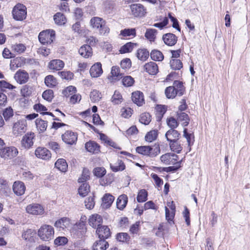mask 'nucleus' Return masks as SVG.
Listing matches in <instances>:
<instances>
[{
	"mask_svg": "<svg viewBox=\"0 0 250 250\" xmlns=\"http://www.w3.org/2000/svg\"><path fill=\"white\" fill-rule=\"evenodd\" d=\"M137 153L150 157H155L160 153L159 145L155 144L150 146H140L136 148Z\"/></svg>",
	"mask_w": 250,
	"mask_h": 250,
	"instance_id": "obj_1",
	"label": "nucleus"
},
{
	"mask_svg": "<svg viewBox=\"0 0 250 250\" xmlns=\"http://www.w3.org/2000/svg\"><path fill=\"white\" fill-rule=\"evenodd\" d=\"M54 235V228L50 225H43L38 230V236L43 241H47L51 240Z\"/></svg>",
	"mask_w": 250,
	"mask_h": 250,
	"instance_id": "obj_2",
	"label": "nucleus"
},
{
	"mask_svg": "<svg viewBox=\"0 0 250 250\" xmlns=\"http://www.w3.org/2000/svg\"><path fill=\"white\" fill-rule=\"evenodd\" d=\"M12 15L13 18L16 21L24 20L27 15L26 6L21 3L17 4L13 9Z\"/></svg>",
	"mask_w": 250,
	"mask_h": 250,
	"instance_id": "obj_3",
	"label": "nucleus"
},
{
	"mask_svg": "<svg viewBox=\"0 0 250 250\" xmlns=\"http://www.w3.org/2000/svg\"><path fill=\"white\" fill-rule=\"evenodd\" d=\"M27 130V123L25 119H21L14 123L12 126V133L16 136H20Z\"/></svg>",
	"mask_w": 250,
	"mask_h": 250,
	"instance_id": "obj_4",
	"label": "nucleus"
},
{
	"mask_svg": "<svg viewBox=\"0 0 250 250\" xmlns=\"http://www.w3.org/2000/svg\"><path fill=\"white\" fill-rule=\"evenodd\" d=\"M26 211L34 215H42L44 212V208L40 204L32 203L27 206Z\"/></svg>",
	"mask_w": 250,
	"mask_h": 250,
	"instance_id": "obj_5",
	"label": "nucleus"
},
{
	"mask_svg": "<svg viewBox=\"0 0 250 250\" xmlns=\"http://www.w3.org/2000/svg\"><path fill=\"white\" fill-rule=\"evenodd\" d=\"M90 24L94 30L107 31L109 30L105 21L101 18L93 17L90 20Z\"/></svg>",
	"mask_w": 250,
	"mask_h": 250,
	"instance_id": "obj_6",
	"label": "nucleus"
},
{
	"mask_svg": "<svg viewBox=\"0 0 250 250\" xmlns=\"http://www.w3.org/2000/svg\"><path fill=\"white\" fill-rule=\"evenodd\" d=\"M35 134L32 132H28L23 136L21 141V147L24 149H28L31 148L34 144Z\"/></svg>",
	"mask_w": 250,
	"mask_h": 250,
	"instance_id": "obj_7",
	"label": "nucleus"
},
{
	"mask_svg": "<svg viewBox=\"0 0 250 250\" xmlns=\"http://www.w3.org/2000/svg\"><path fill=\"white\" fill-rule=\"evenodd\" d=\"M130 9L132 14L136 17H143L146 14V8L140 3L131 4Z\"/></svg>",
	"mask_w": 250,
	"mask_h": 250,
	"instance_id": "obj_8",
	"label": "nucleus"
},
{
	"mask_svg": "<svg viewBox=\"0 0 250 250\" xmlns=\"http://www.w3.org/2000/svg\"><path fill=\"white\" fill-rule=\"evenodd\" d=\"M18 154V150L14 146H9L4 147L0 151V156L1 158L5 159H12Z\"/></svg>",
	"mask_w": 250,
	"mask_h": 250,
	"instance_id": "obj_9",
	"label": "nucleus"
},
{
	"mask_svg": "<svg viewBox=\"0 0 250 250\" xmlns=\"http://www.w3.org/2000/svg\"><path fill=\"white\" fill-rule=\"evenodd\" d=\"M178 159V155L173 153H167L160 157L161 162L167 165H175Z\"/></svg>",
	"mask_w": 250,
	"mask_h": 250,
	"instance_id": "obj_10",
	"label": "nucleus"
},
{
	"mask_svg": "<svg viewBox=\"0 0 250 250\" xmlns=\"http://www.w3.org/2000/svg\"><path fill=\"white\" fill-rule=\"evenodd\" d=\"M78 135L75 132L72 131H66L62 135V141L68 145H73L76 143L77 141Z\"/></svg>",
	"mask_w": 250,
	"mask_h": 250,
	"instance_id": "obj_11",
	"label": "nucleus"
},
{
	"mask_svg": "<svg viewBox=\"0 0 250 250\" xmlns=\"http://www.w3.org/2000/svg\"><path fill=\"white\" fill-rule=\"evenodd\" d=\"M29 78L28 73L24 70H19L14 75L15 80L20 84L25 83L28 81Z\"/></svg>",
	"mask_w": 250,
	"mask_h": 250,
	"instance_id": "obj_12",
	"label": "nucleus"
},
{
	"mask_svg": "<svg viewBox=\"0 0 250 250\" xmlns=\"http://www.w3.org/2000/svg\"><path fill=\"white\" fill-rule=\"evenodd\" d=\"M39 40L42 44L51 43L55 39L54 32H40Z\"/></svg>",
	"mask_w": 250,
	"mask_h": 250,
	"instance_id": "obj_13",
	"label": "nucleus"
},
{
	"mask_svg": "<svg viewBox=\"0 0 250 250\" xmlns=\"http://www.w3.org/2000/svg\"><path fill=\"white\" fill-rule=\"evenodd\" d=\"M123 77V73L121 72L119 67L113 66L111 68L110 75L108 78L111 82H115Z\"/></svg>",
	"mask_w": 250,
	"mask_h": 250,
	"instance_id": "obj_14",
	"label": "nucleus"
},
{
	"mask_svg": "<svg viewBox=\"0 0 250 250\" xmlns=\"http://www.w3.org/2000/svg\"><path fill=\"white\" fill-rule=\"evenodd\" d=\"M96 233L101 239H107L111 235L110 229L107 226H101L97 228Z\"/></svg>",
	"mask_w": 250,
	"mask_h": 250,
	"instance_id": "obj_15",
	"label": "nucleus"
},
{
	"mask_svg": "<svg viewBox=\"0 0 250 250\" xmlns=\"http://www.w3.org/2000/svg\"><path fill=\"white\" fill-rule=\"evenodd\" d=\"M35 153L38 158L43 160H49L51 157L49 150L44 147H38L36 149Z\"/></svg>",
	"mask_w": 250,
	"mask_h": 250,
	"instance_id": "obj_16",
	"label": "nucleus"
},
{
	"mask_svg": "<svg viewBox=\"0 0 250 250\" xmlns=\"http://www.w3.org/2000/svg\"><path fill=\"white\" fill-rule=\"evenodd\" d=\"M103 223L102 217L98 214H94L89 216L88 223L93 228H98Z\"/></svg>",
	"mask_w": 250,
	"mask_h": 250,
	"instance_id": "obj_17",
	"label": "nucleus"
},
{
	"mask_svg": "<svg viewBox=\"0 0 250 250\" xmlns=\"http://www.w3.org/2000/svg\"><path fill=\"white\" fill-rule=\"evenodd\" d=\"M54 226L59 230H64L70 226V220L68 218L62 217L55 222Z\"/></svg>",
	"mask_w": 250,
	"mask_h": 250,
	"instance_id": "obj_18",
	"label": "nucleus"
},
{
	"mask_svg": "<svg viewBox=\"0 0 250 250\" xmlns=\"http://www.w3.org/2000/svg\"><path fill=\"white\" fill-rule=\"evenodd\" d=\"M25 186L21 181H16L13 184V190L17 196L23 195L25 192Z\"/></svg>",
	"mask_w": 250,
	"mask_h": 250,
	"instance_id": "obj_19",
	"label": "nucleus"
},
{
	"mask_svg": "<svg viewBox=\"0 0 250 250\" xmlns=\"http://www.w3.org/2000/svg\"><path fill=\"white\" fill-rule=\"evenodd\" d=\"M90 74L92 78H98L103 73L102 68V64L100 62H96L94 64L90 69Z\"/></svg>",
	"mask_w": 250,
	"mask_h": 250,
	"instance_id": "obj_20",
	"label": "nucleus"
},
{
	"mask_svg": "<svg viewBox=\"0 0 250 250\" xmlns=\"http://www.w3.org/2000/svg\"><path fill=\"white\" fill-rule=\"evenodd\" d=\"M132 100L137 105L142 106L145 103L143 93L139 91L133 92Z\"/></svg>",
	"mask_w": 250,
	"mask_h": 250,
	"instance_id": "obj_21",
	"label": "nucleus"
},
{
	"mask_svg": "<svg viewBox=\"0 0 250 250\" xmlns=\"http://www.w3.org/2000/svg\"><path fill=\"white\" fill-rule=\"evenodd\" d=\"M25 63V59L23 57H17L11 60L10 68L14 71L19 67H21Z\"/></svg>",
	"mask_w": 250,
	"mask_h": 250,
	"instance_id": "obj_22",
	"label": "nucleus"
},
{
	"mask_svg": "<svg viewBox=\"0 0 250 250\" xmlns=\"http://www.w3.org/2000/svg\"><path fill=\"white\" fill-rule=\"evenodd\" d=\"M144 68L145 70L150 75H155L158 72V67L157 64L152 62L146 63Z\"/></svg>",
	"mask_w": 250,
	"mask_h": 250,
	"instance_id": "obj_23",
	"label": "nucleus"
},
{
	"mask_svg": "<svg viewBox=\"0 0 250 250\" xmlns=\"http://www.w3.org/2000/svg\"><path fill=\"white\" fill-rule=\"evenodd\" d=\"M164 42L169 46L174 45L177 41L176 36L171 33H168L164 35L163 37Z\"/></svg>",
	"mask_w": 250,
	"mask_h": 250,
	"instance_id": "obj_24",
	"label": "nucleus"
},
{
	"mask_svg": "<svg viewBox=\"0 0 250 250\" xmlns=\"http://www.w3.org/2000/svg\"><path fill=\"white\" fill-rule=\"evenodd\" d=\"M64 62L60 60H53L50 61L48 67L49 69L52 70H60L64 67Z\"/></svg>",
	"mask_w": 250,
	"mask_h": 250,
	"instance_id": "obj_25",
	"label": "nucleus"
},
{
	"mask_svg": "<svg viewBox=\"0 0 250 250\" xmlns=\"http://www.w3.org/2000/svg\"><path fill=\"white\" fill-rule=\"evenodd\" d=\"M85 149L92 153H98L100 151V146L94 141H89L85 144Z\"/></svg>",
	"mask_w": 250,
	"mask_h": 250,
	"instance_id": "obj_26",
	"label": "nucleus"
},
{
	"mask_svg": "<svg viewBox=\"0 0 250 250\" xmlns=\"http://www.w3.org/2000/svg\"><path fill=\"white\" fill-rule=\"evenodd\" d=\"M114 200V197L109 193L105 194L102 198V206L103 208H109Z\"/></svg>",
	"mask_w": 250,
	"mask_h": 250,
	"instance_id": "obj_27",
	"label": "nucleus"
},
{
	"mask_svg": "<svg viewBox=\"0 0 250 250\" xmlns=\"http://www.w3.org/2000/svg\"><path fill=\"white\" fill-rule=\"evenodd\" d=\"M79 54L84 58H87L92 55V48L87 44L82 46L79 50Z\"/></svg>",
	"mask_w": 250,
	"mask_h": 250,
	"instance_id": "obj_28",
	"label": "nucleus"
},
{
	"mask_svg": "<svg viewBox=\"0 0 250 250\" xmlns=\"http://www.w3.org/2000/svg\"><path fill=\"white\" fill-rule=\"evenodd\" d=\"M165 136L167 141L171 142L178 140L180 133L177 130L171 129L166 132Z\"/></svg>",
	"mask_w": 250,
	"mask_h": 250,
	"instance_id": "obj_29",
	"label": "nucleus"
},
{
	"mask_svg": "<svg viewBox=\"0 0 250 250\" xmlns=\"http://www.w3.org/2000/svg\"><path fill=\"white\" fill-rule=\"evenodd\" d=\"M128 202V197L125 194L119 196L117 200L116 205L118 209H123L126 206Z\"/></svg>",
	"mask_w": 250,
	"mask_h": 250,
	"instance_id": "obj_30",
	"label": "nucleus"
},
{
	"mask_svg": "<svg viewBox=\"0 0 250 250\" xmlns=\"http://www.w3.org/2000/svg\"><path fill=\"white\" fill-rule=\"evenodd\" d=\"M173 87L176 89L178 96H182L185 92V87L183 83L179 81H175L173 83Z\"/></svg>",
	"mask_w": 250,
	"mask_h": 250,
	"instance_id": "obj_31",
	"label": "nucleus"
},
{
	"mask_svg": "<svg viewBox=\"0 0 250 250\" xmlns=\"http://www.w3.org/2000/svg\"><path fill=\"white\" fill-rule=\"evenodd\" d=\"M108 246V243L104 239H101L94 243L93 246L94 250H105Z\"/></svg>",
	"mask_w": 250,
	"mask_h": 250,
	"instance_id": "obj_32",
	"label": "nucleus"
},
{
	"mask_svg": "<svg viewBox=\"0 0 250 250\" xmlns=\"http://www.w3.org/2000/svg\"><path fill=\"white\" fill-rule=\"evenodd\" d=\"M110 168L114 172H117L119 171H123L125 168V166L124 162L120 160H118L117 162L114 164H110Z\"/></svg>",
	"mask_w": 250,
	"mask_h": 250,
	"instance_id": "obj_33",
	"label": "nucleus"
},
{
	"mask_svg": "<svg viewBox=\"0 0 250 250\" xmlns=\"http://www.w3.org/2000/svg\"><path fill=\"white\" fill-rule=\"evenodd\" d=\"M56 167L62 172H65L68 165L66 161L63 159H59L55 163Z\"/></svg>",
	"mask_w": 250,
	"mask_h": 250,
	"instance_id": "obj_34",
	"label": "nucleus"
},
{
	"mask_svg": "<svg viewBox=\"0 0 250 250\" xmlns=\"http://www.w3.org/2000/svg\"><path fill=\"white\" fill-rule=\"evenodd\" d=\"M46 85L49 87L53 88L57 84L56 79L52 75L47 76L44 79Z\"/></svg>",
	"mask_w": 250,
	"mask_h": 250,
	"instance_id": "obj_35",
	"label": "nucleus"
},
{
	"mask_svg": "<svg viewBox=\"0 0 250 250\" xmlns=\"http://www.w3.org/2000/svg\"><path fill=\"white\" fill-rule=\"evenodd\" d=\"M149 56V52L146 49H139L137 51V57L142 61H146Z\"/></svg>",
	"mask_w": 250,
	"mask_h": 250,
	"instance_id": "obj_36",
	"label": "nucleus"
},
{
	"mask_svg": "<svg viewBox=\"0 0 250 250\" xmlns=\"http://www.w3.org/2000/svg\"><path fill=\"white\" fill-rule=\"evenodd\" d=\"M178 120L179 121H183L182 125L184 126H187L189 124V119L187 114L182 112H177Z\"/></svg>",
	"mask_w": 250,
	"mask_h": 250,
	"instance_id": "obj_37",
	"label": "nucleus"
},
{
	"mask_svg": "<svg viewBox=\"0 0 250 250\" xmlns=\"http://www.w3.org/2000/svg\"><path fill=\"white\" fill-rule=\"evenodd\" d=\"M36 125L38 130L41 132H44L47 126V123L42 119H37L36 120Z\"/></svg>",
	"mask_w": 250,
	"mask_h": 250,
	"instance_id": "obj_38",
	"label": "nucleus"
},
{
	"mask_svg": "<svg viewBox=\"0 0 250 250\" xmlns=\"http://www.w3.org/2000/svg\"><path fill=\"white\" fill-rule=\"evenodd\" d=\"M89 191V186L86 183L82 184L78 189L79 193L82 197L85 196Z\"/></svg>",
	"mask_w": 250,
	"mask_h": 250,
	"instance_id": "obj_39",
	"label": "nucleus"
},
{
	"mask_svg": "<svg viewBox=\"0 0 250 250\" xmlns=\"http://www.w3.org/2000/svg\"><path fill=\"white\" fill-rule=\"evenodd\" d=\"M183 136L186 138L188 147V151H190L191 150V146L193 143L194 141V136L191 133H189L187 132V129L185 128L184 130V135Z\"/></svg>",
	"mask_w": 250,
	"mask_h": 250,
	"instance_id": "obj_40",
	"label": "nucleus"
},
{
	"mask_svg": "<svg viewBox=\"0 0 250 250\" xmlns=\"http://www.w3.org/2000/svg\"><path fill=\"white\" fill-rule=\"evenodd\" d=\"M54 20L58 25L64 24L66 21L64 16L61 13H57L54 16Z\"/></svg>",
	"mask_w": 250,
	"mask_h": 250,
	"instance_id": "obj_41",
	"label": "nucleus"
},
{
	"mask_svg": "<svg viewBox=\"0 0 250 250\" xmlns=\"http://www.w3.org/2000/svg\"><path fill=\"white\" fill-rule=\"evenodd\" d=\"M158 136L157 130H150L145 136L146 141L151 143L153 141L155 140Z\"/></svg>",
	"mask_w": 250,
	"mask_h": 250,
	"instance_id": "obj_42",
	"label": "nucleus"
},
{
	"mask_svg": "<svg viewBox=\"0 0 250 250\" xmlns=\"http://www.w3.org/2000/svg\"><path fill=\"white\" fill-rule=\"evenodd\" d=\"M86 220L85 216L82 217L79 222L76 223L74 226V229H75L80 230L81 232H84L85 231V220Z\"/></svg>",
	"mask_w": 250,
	"mask_h": 250,
	"instance_id": "obj_43",
	"label": "nucleus"
},
{
	"mask_svg": "<svg viewBox=\"0 0 250 250\" xmlns=\"http://www.w3.org/2000/svg\"><path fill=\"white\" fill-rule=\"evenodd\" d=\"M150 57L152 60L155 61H162L164 59V56L162 53L156 50H154L151 51Z\"/></svg>",
	"mask_w": 250,
	"mask_h": 250,
	"instance_id": "obj_44",
	"label": "nucleus"
},
{
	"mask_svg": "<svg viewBox=\"0 0 250 250\" xmlns=\"http://www.w3.org/2000/svg\"><path fill=\"white\" fill-rule=\"evenodd\" d=\"M90 178V171L85 168L83 169V173L81 177L78 179V181L79 183H84Z\"/></svg>",
	"mask_w": 250,
	"mask_h": 250,
	"instance_id": "obj_45",
	"label": "nucleus"
},
{
	"mask_svg": "<svg viewBox=\"0 0 250 250\" xmlns=\"http://www.w3.org/2000/svg\"><path fill=\"white\" fill-rule=\"evenodd\" d=\"M165 94L168 99H173L178 95L176 92V89H174L173 86H170L166 88L165 89Z\"/></svg>",
	"mask_w": 250,
	"mask_h": 250,
	"instance_id": "obj_46",
	"label": "nucleus"
},
{
	"mask_svg": "<svg viewBox=\"0 0 250 250\" xmlns=\"http://www.w3.org/2000/svg\"><path fill=\"white\" fill-rule=\"evenodd\" d=\"M170 66L174 70H180L183 67V63L180 60L172 59L170 62Z\"/></svg>",
	"mask_w": 250,
	"mask_h": 250,
	"instance_id": "obj_47",
	"label": "nucleus"
},
{
	"mask_svg": "<svg viewBox=\"0 0 250 250\" xmlns=\"http://www.w3.org/2000/svg\"><path fill=\"white\" fill-rule=\"evenodd\" d=\"M169 146L172 151L179 153L182 150V147L177 140L170 142Z\"/></svg>",
	"mask_w": 250,
	"mask_h": 250,
	"instance_id": "obj_48",
	"label": "nucleus"
},
{
	"mask_svg": "<svg viewBox=\"0 0 250 250\" xmlns=\"http://www.w3.org/2000/svg\"><path fill=\"white\" fill-rule=\"evenodd\" d=\"M151 120V116L148 113H142L139 119L140 122L146 125H148Z\"/></svg>",
	"mask_w": 250,
	"mask_h": 250,
	"instance_id": "obj_49",
	"label": "nucleus"
},
{
	"mask_svg": "<svg viewBox=\"0 0 250 250\" xmlns=\"http://www.w3.org/2000/svg\"><path fill=\"white\" fill-rule=\"evenodd\" d=\"M147 198V192L144 189L139 190L137 197V200L138 202H144L146 201Z\"/></svg>",
	"mask_w": 250,
	"mask_h": 250,
	"instance_id": "obj_50",
	"label": "nucleus"
},
{
	"mask_svg": "<svg viewBox=\"0 0 250 250\" xmlns=\"http://www.w3.org/2000/svg\"><path fill=\"white\" fill-rule=\"evenodd\" d=\"M133 44L131 42L126 43L121 47L119 51L121 54L131 52L133 50Z\"/></svg>",
	"mask_w": 250,
	"mask_h": 250,
	"instance_id": "obj_51",
	"label": "nucleus"
},
{
	"mask_svg": "<svg viewBox=\"0 0 250 250\" xmlns=\"http://www.w3.org/2000/svg\"><path fill=\"white\" fill-rule=\"evenodd\" d=\"M90 99L93 102H97L102 98V94L97 90H93L90 93Z\"/></svg>",
	"mask_w": 250,
	"mask_h": 250,
	"instance_id": "obj_52",
	"label": "nucleus"
},
{
	"mask_svg": "<svg viewBox=\"0 0 250 250\" xmlns=\"http://www.w3.org/2000/svg\"><path fill=\"white\" fill-rule=\"evenodd\" d=\"M122 96L121 93L116 90L112 97V102L114 104H119L122 102Z\"/></svg>",
	"mask_w": 250,
	"mask_h": 250,
	"instance_id": "obj_53",
	"label": "nucleus"
},
{
	"mask_svg": "<svg viewBox=\"0 0 250 250\" xmlns=\"http://www.w3.org/2000/svg\"><path fill=\"white\" fill-rule=\"evenodd\" d=\"M42 98L48 101L51 102L54 97V93L52 90L48 89L44 91L42 94Z\"/></svg>",
	"mask_w": 250,
	"mask_h": 250,
	"instance_id": "obj_54",
	"label": "nucleus"
},
{
	"mask_svg": "<svg viewBox=\"0 0 250 250\" xmlns=\"http://www.w3.org/2000/svg\"><path fill=\"white\" fill-rule=\"evenodd\" d=\"M76 91V88L73 86H69L62 91L63 95L65 97H69L74 94Z\"/></svg>",
	"mask_w": 250,
	"mask_h": 250,
	"instance_id": "obj_55",
	"label": "nucleus"
},
{
	"mask_svg": "<svg viewBox=\"0 0 250 250\" xmlns=\"http://www.w3.org/2000/svg\"><path fill=\"white\" fill-rule=\"evenodd\" d=\"M166 218L169 224L172 223L173 219L175 216V212L173 211H170L168 208L165 207Z\"/></svg>",
	"mask_w": 250,
	"mask_h": 250,
	"instance_id": "obj_56",
	"label": "nucleus"
},
{
	"mask_svg": "<svg viewBox=\"0 0 250 250\" xmlns=\"http://www.w3.org/2000/svg\"><path fill=\"white\" fill-rule=\"evenodd\" d=\"M12 49L14 51L21 54L25 51L26 47L23 44L19 43L13 45L12 46Z\"/></svg>",
	"mask_w": 250,
	"mask_h": 250,
	"instance_id": "obj_57",
	"label": "nucleus"
},
{
	"mask_svg": "<svg viewBox=\"0 0 250 250\" xmlns=\"http://www.w3.org/2000/svg\"><path fill=\"white\" fill-rule=\"evenodd\" d=\"M122 83L123 85L125 86L129 87L133 85L134 83V80L132 77L127 76L123 78Z\"/></svg>",
	"mask_w": 250,
	"mask_h": 250,
	"instance_id": "obj_58",
	"label": "nucleus"
},
{
	"mask_svg": "<svg viewBox=\"0 0 250 250\" xmlns=\"http://www.w3.org/2000/svg\"><path fill=\"white\" fill-rule=\"evenodd\" d=\"M68 242V239L64 236H59L57 237L54 240V244L57 246H62L66 244Z\"/></svg>",
	"mask_w": 250,
	"mask_h": 250,
	"instance_id": "obj_59",
	"label": "nucleus"
},
{
	"mask_svg": "<svg viewBox=\"0 0 250 250\" xmlns=\"http://www.w3.org/2000/svg\"><path fill=\"white\" fill-rule=\"evenodd\" d=\"M167 125L171 129L176 128L178 125V123L177 120L173 117H169L167 120Z\"/></svg>",
	"mask_w": 250,
	"mask_h": 250,
	"instance_id": "obj_60",
	"label": "nucleus"
},
{
	"mask_svg": "<svg viewBox=\"0 0 250 250\" xmlns=\"http://www.w3.org/2000/svg\"><path fill=\"white\" fill-rule=\"evenodd\" d=\"M95 205L94 199L93 196L87 198L85 200V206L88 209H91L93 208Z\"/></svg>",
	"mask_w": 250,
	"mask_h": 250,
	"instance_id": "obj_61",
	"label": "nucleus"
},
{
	"mask_svg": "<svg viewBox=\"0 0 250 250\" xmlns=\"http://www.w3.org/2000/svg\"><path fill=\"white\" fill-rule=\"evenodd\" d=\"M121 116L125 118L130 117L132 114V110L129 107H123L121 109Z\"/></svg>",
	"mask_w": 250,
	"mask_h": 250,
	"instance_id": "obj_62",
	"label": "nucleus"
},
{
	"mask_svg": "<svg viewBox=\"0 0 250 250\" xmlns=\"http://www.w3.org/2000/svg\"><path fill=\"white\" fill-rule=\"evenodd\" d=\"M3 116L6 121L13 116V110L11 107L6 108L3 112Z\"/></svg>",
	"mask_w": 250,
	"mask_h": 250,
	"instance_id": "obj_63",
	"label": "nucleus"
},
{
	"mask_svg": "<svg viewBox=\"0 0 250 250\" xmlns=\"http://www.w3.org/2000/svg\"><path fill=\"white\" fill-rule=\"evenodd\" d=\"M130 237L127 233L125 232L119 233L117 234L116 239L120 242H126L128 241Z\"/></svg>",
	"mask_w": 250,
	"mask_h": 250,
	"instance_id": "obj_64",
	"label": "nucleus"
}]
</instances>
